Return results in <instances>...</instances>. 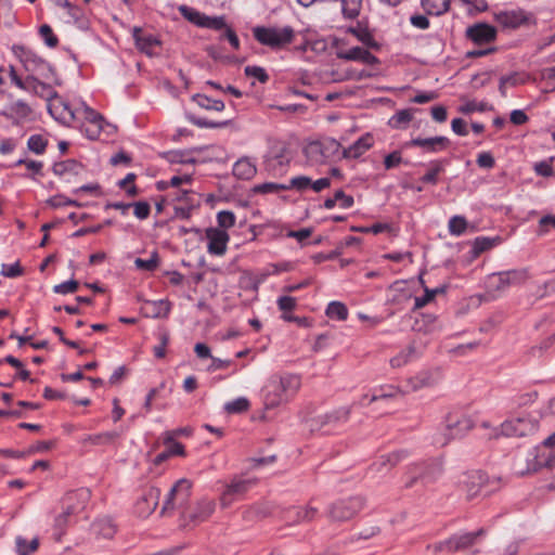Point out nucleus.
I'll return each mask as SVG.
<instances>
[{
  "mask_svg": "<svg viewBox=\"0 0 555 555\" xmlns=\"http://www.w3.org/2000/svg\"><path fill=\"white\" fill-rule=\"evenodd\" d=\"M256 172V165L247 157L238 159L233 166V175L238 179L249 180Z\"/></svg>",
  "mask_w": 555,
  "mask_h": 555,
  "instance_id": "obj_32",
  "label": "nucleus"
},
{
  "mask_svg": "<svg viewBox=\"0 0 555 555\" xmlns=\"http://www.w3.org/2000/svg\"><path fill=\"white\" fill-rule=\"evenodd\" d=\"M363 506L361 496L341 499L330 505L327 515L334 521H346L351 519Z\"/></svg>",
  "mask_w": 555,
  "mask_h": 555,
  "instance_id": "obj_11",
  "label": "nucleus"
},
{
  "mask_svg": "<svg viewBox=\"0 0 555 555\" xmlns=\"http://www.w3.org/2000/svg\"><path fill=\"white\" fill-rule=\"evenodd\" d=\"M216 503L211 499L203 498L194 505H191L189 511L183 509V522L198 524L207 520L215 512Z\"/></svg>",
  "mask_w": 555,
  "mask_h": 555,
  "instance_id": "obj_13",
  "label": "nucleus"
},
{
  "mask_svg": "<svg viewBox=\"0 0 555 555\" xmlns=\"http://www.w3.org/2000/svg\"><path fill=\"white\" fill-rule=\"evenodd\" d=\"M467 228V221L462 216H454L449 220V231L453 235H461Z\"/></svg>",
  "mask_w": 555,
  "mask_h": 555,
  "instance_id": "obj_51",
  "label": "nucleus"
},
{
  "mask_svg": "<svg viewBox=\"0 0 555 555\" xmlns=\"http://www.w3.org/2000/svg\"><path fill=\"white\" fill-rule=\"evenodd\" d=\"M159 264V258H158V254L156 251H153L150 259H142V258H137L134 260V266L137 269L139 270H143V271H154L157 269Z\"/></svg>",
  "mask_w": 555,
  "mask_h": 555,
  "instance_id": "obj_45",
  "label": "nucleus"
},
{
  "mask_svg": "<svg viewBox=\"0 0 555 555\" xmlns=\"http://www.w3.org/2000/svg\"><path fill=\"white\" fill-rule=\"evenodd\" d=\"M401 393V390L392 385L383 386L372 396L363 395L361 399L357 402L358 405L364 406L376 402L378 400L391 399Z\"/></svg>",
  "mask_w": 555,
  "mask_h": 555,
  "instance_id": "obj_26",
  "label": "nucleus"
},
{
  "mask_svg": "<svg viewBox=\"0 0 555 555\" xmlns=\"http://www.w3.org/2000/svg\"><path fill=\"white\" fill-rule=\"evenodd\" d=\"M23 269L20 266V262H15L12 264H2L1 274L5 278H16L22 275Z\"/></svg>",
  "mask_w": 555,
  "mask_h": 555,
  "instance_id": "obj_62",
  "label": "nucleus"
},
{
  "mask_svg": "<svg viewBox=\"0 0 555 555\" xmlns=\"http://www.w3.org/2000/svg\"><path fill=\"white\" fill-rule=\"evenodd\" d=\"M483 534V530L479 529L474 532H465L462 534H454L450 537L449 539L452 542L453 550L456 552L466 550L470 546H473L476 542V540Z\"/></svg>",
  "mask_w": 555,
  "mask_h": 555,
  "instance_id": "obj_29",
  "label": "nucleus"
},
{
  "mask_svg": "<svg viewBox=\"0 0 555 555\" xmlns=\"http://www.w3.org/2000/svg\"><path fill=\"white\" fill-rule=\"evenodd\" d=\"M374 144V139L371 133H365L359 138L354 143L346 149L340 147V156L346 159H356L362 156Z\"/></svg>",
  "mask_w": 555,
  "mask_h": 555,
  "instance_id": "obj_21",
  "label": "nucleus"
},
{
  "mask_svg": "<svg viewBox=\"0 0 555 555\" xmlns=\"http://www.w3.org/2000/svg\"><path fill=\"white\" fill-rule=\"evenodd\" d=\"M415 354V347L410 345L406 350L399 352L397 356L390 359V365L392 367H401L406 364L410 359Z\"/></svg>",
  "mask_w": 555,
  "mask_h": 555,
  "instance_id": "obj_48",
  "label": "nucleus"
},
{
  "mask_svg": "<svg viewBox=\"0 0 555 555\" xmlns=\"http://www.w3.org/2000/svg\"><path fill=\"white\" fill-rule=\"evenodd\" d=\"M131 204V207H133V214L138 219L144 220L150 216L151 206L147 202H137Z\"/></svg>",
  "mask_w": 555,
  "mask_h": 555,
  "instance_id": "obj_60",
  "label": "nucleus"
},
{
  "mask_svg": "<svg viewBox=\"0 0 555 555\" xmlns=\"http://www.w3.org/2000/svg\"><path fill=\"white\" fill-rule=\"evenodd\" d=\"M78 117L76 121L81 122V129L86 135L95 140L99 138L103 125L104 118L98 112L86 105L83 102L78 103Z\"/></svg>",
  "mask_w": 555,
  "mask_h": 555,
  "instance_id": "obj_10",
  "label": "nucleus"
},
{
  "mask_svg": "<svg viewBox=\"0 0 555 555\" xmlns=\"http://www.w3.org/2000/svg\"><path fill=\"white\" fill-rule=\"evenodd\" d=\"M25 165L27 170L31 171L35 175H38L41 172L43 164L38 160H27V159H18L15 162L14 166Z\"/></svg>",
  "mask_w": 555,
  "mask_h": 555,
  "instance_id": "obj_63",
  "label": "nucleus"
},
{
  "mask_svg": "<svg viewBox=\"0 0 555 555\" xmlns=\"http://www.w3.org/2000/svg\"><path fill=\"white\" fill-rule=\"evenodd\" d=\"M93 531L104 539H112L116 533V527L111 519H99L93 524Z\"/></svg>",
  "mask_w": 555,
  "mask_h": 555,
  "instance_id": "obj_36",
  "label": "nucleus"
},
{
  "mask_svg": "<svg viewBox=\"0 0 555 555\" xmlns=\"http://www.w3.org/2000/svg\"><path fill=\"white\" fill-rule=\"evenodd\" d=\"M48 145V141L40 134H33L27 141V147L35 154H43Z\"/></svg>",
  "mask_w": 555,
  "mask_h": 555,
  "instance_id": "obj_47",
  "label": "nucleus"
},
{
  "mask_svg": "<svg viewBox=\"0 0 555 555\" xmlns=\"http://www.w3.org/2000/svg\"><path fill=\"white\" fill-rule=\"evenodd\" d=\"M244 73L248 77H254L261 83H266L269 80V75L267 74L266 69L260 66H246L244 68Z\"/></svg>",
  "mask_w": 555,
  "mask_h": 555,
  "instance_id": "obj_54",
  "label": "nucleus"
},
{
  "mask_svg": "<svg viewBox=\"0 0 555 555\" xmlns=\"http://www.w3.org/2000/svg\"><path fill=\"white\" fill-rule=\"evenodd\" d=\"M440 293H444V287H436L434 289L426 287L424 296L415 298L414 308L415 309L423 308L428 302H430L437 294H440Z\"/></svg>",
  "mask_w": 555,
  "mask_h": 555,
  "instance_id": "obj_49",
  "label": "nucleus"
},
{
  "mask_svg": "<svg viewBox=\"0 0 555 555\" xmlns=\"http://www.w3.org/2000/svg\"><path fill=\"white\" fill-rule=\"evenodd\" d=\"M53 101L49 104V112L62 124L70 125L77 120L78 105L72 106L68 102L55 94Z\"/></svg>",
  "mask_w": 555,
  "mask_h": 555,
  "instance_id": "obj_14",
  "label": "nucleus"
},
{
  "mask_svg": "<svg viewBox=\"0 0 555 555\" xmlns=\"http://www.w3.org/2000/svg\"><path fill=\"white\" fill-rule=\"evenodd\" d=\"M288 163L287 159L284 158L283 155H276L274 157L268 158L266 162L267 170L273 173H281L283 168Z\"/></svg>",
  "mask_w": 555,
  "mask_h": 555,
  "instance_id": "obj_52",
  "label": "nucleus"
},
{
  "mask_svg": "<svg viewBox=\"0 0 555 555\" xmlns=\"http://www.w3.org/2000/svg\"><path fill=\"white\" fill-rule=\"evenodd\" d=\"M429 548L433 551L435 555L439 553L444 554H453L455 551L453 550V545L450 539H447L444 541H440L438 543H435L433 546H429Z\"/></svg>",
  "mask_w": 555,
  "mask_h": 555,
  "instance_id": "obj_61",
  "label": "nucleus"
},
{
  "mask_svg": "<svg viewBox=\"0 0 555 555\" xmlns=\"http://www.w3.org/2000/svg\"><path fill=\"white\" fill-rule=\"evenodd\" d=\"M310 184H311V179L309 177H306V176H298V177H294L289 180V183L286 184V186H288V190L289 189H295L297 191H306L307 189L310 188Z\"/></svg>",
  "mask_w": 555,
  "mask_h": 555,
  "instance_id": "obj_55",
  "label": "nucleus"
},
{
  "mask_svg": "<svg viewBox=\"0 0 555 555\" xmlns=\"http://www.w3.org/2000/svg\"><path fill=\"white\" fill-rule=\"evenodd\" d=\"M248 409L249 401L244 397L236 398L230 402H227L224 405V410L230 414L242 413L247 411Z\"/></svg>",
  "mask_w": 555,
  "mask_h": 555,
  "instance_id": "obj_46",
  "label": "nucleus"
},
{
  "mask_svg": "<svg viewBox=\"0 0 555 555\" xmlns=\"http://www.w3.org/2000/svg\"><path fill=\"white\" fill-rule=\"evenodd\" d=\"M255 485V480L235 476L224 483L219 495L221 508H228L236 501L244 499L245 494Z\"/></svg>",
  "mask_w": 555,
  "mask_h": 555,
  "instance_id": "obj_7",
  "label": "nucleus"
},
{
  "mask_svg": "<svg viewBox=\"0 0 555 555\" xmlns=\"http://www.w3.org/2000/svg\"><path fill=\"white\" fill-rule=\"evenodd\" d=\"M133 38L135 46L142 52L151 55L154 47L159 44V41L153 35H144L140 28L133 29Z\"/></svg>",
  "mask_w": 555,
  "mask_h": 555,
  "instance_id": "obj_31",
  "label": "nucleus"
},
{
  "mask_svg": "<svg viewBox=\"0 0 555 555\" xmlns=\"http://www.w3.org/2000/svg\"><path fill=\"white\" fill-rule=\"evenodd\" d=\"M402 162L401 153L395 151L388 154L384 159V166L387 170L397 167Z\"/></svg>",
  "mask_w": 555,
  "mask_h": 555,
  "instance_id": "obj_64",
  "label": "nucleus"
},
{
  "mask_svg": "<svg viewBox=\"0 0 555 555\" xmlns=\"http://www.w3.org/2000/svg\"><path fill=\"white\" fill-rule=\"evenodd\" d=\"M78 286H79V284L77 281L69 280V281H66V282L55 285L53 287V292L56 294H62V295L73 294L78 289Z\"/></svg>",
  "mask_w": 555,
  "mask_h": 555,
  "instance_id": "obj_58",
  "label": "nucleus"
},
{
  "mask_svg": "<svg viewBox=\"0 0 555 555\" xmlns=\"http://www.w3.org/2000/svg\"><path fill=\"white\" fill-rule=\"evenodd\" d=\"M495 21L505 29H516L527 23V14L521 10L502 11L495 14Z\"/></svg>",
  "mask_w": 555,
  "mask_h": 555,
  "instance_id": "obj_22",
  "label": "nucleus"
},
{
  "mask_svg": "<svg viewBox=\"0 0 555 555\" xmlns=\"http://www.w3.org/2000/svg\"><path fill=\"white\" fill-rule=\"evenodd\" d=\"M160 499V490L151 487L144 491L142 496L135 503V513L140 517H149L157 507Z\"/></svg>",
  "mask_w": 555,
  "mask_h": 555,
  "instance_id": "obj_17",
  "label": "nucleus"
},
{
  "mask_svg": "<svg viewBox=\"0 0 555 555\" xmlns=\"http://www.w3.org/2000/svg\"><path fill=\"white\" fill-rule=\"evenodd\" d=\"M535 423L528 417L508 420L501 425V434L507 437H524L535 430Z\"/></svg>",
  "mask_w": 555,
  "mask_h": 555,
  "instance_id": "obj_15",
  "label": "nucleus"
},
{
  "mask_svg": "<svg viewBox=\"0 0 555 555\" xmlns=\"http://www.w3.org/2000/svg\"><path fill=\"white\" fill-rule=\"evenodd\" d=\"M361 8L362 0H341V12L346 18H357L360 14Z\"/></svg>",
  "mask_w": 555,
  "mask_h": 555,
  "instance_id": "obj_42",
  "label": "nucleus"
},
{
  "mask_svg": "<svg viewBox=\"0 0 555 555\" xmlns=\"http://www.w3.org/2000/svg\"><path fill=\"white\" fill-rule=\"evenodd\" d=\"M444 170V163L442 160H435L430 163L429 170L421 178L423 183L437 184L438 175Z\"/></svg>",
  "mask_w": 555,
  "mask_h": 555,
  "instance_id": "obj_41",
  "label": "nucleus"
},
{
  "mask_svg": "<svg viewBox=\"0 0 555 555\" xmlns=\"http://www.w3.org/2000/svg\"><path fill=\"white\" fill-rule=\"evenodd\" d=\"M10 112L15 117L25 119L30 115L31 108L26 102L17 100L10 105Z\"/></svg>",
  "mask_w": 555,
  "mask_h": 555,
  "instance_id": "obj_50",
  "label": "nucleus"
},
{
  "mask_svg": "<svg viewBox=\"0 0 555 555\" xmlns=\"http://www.w3.org/2000/svg\"><path fill=\"white\" fill-rule=\"evenodd\" d=\"M337 57L346 61H359L367 65L378 63V59L375 55L361 47H353L347 51H340L337 53Z\"/></svg>",
  "mask_w": 555,
  "mask_h": 555,
  "instance_id": "obj_24",
  "label": "nucleus"
},
{
  "mask_svg": "<svg viewBox=\"0 0 555 555\" xmlns=\"http://www.w3.org/2000/svg\"><path fill=\"white\" fill-rule=\"evenodd\" d=\"M39 541L37 538L27 541L22 537L16 538V551L20 555H29L38 548Z\"/></svg>",
  "mask_w": 555,
  "mask_h": 555,
  "instance_id": "obj_44",
  "label": "nucleus"
},
{
  "mask_svg": "<svg viewBox=\"0 0 555 555\" xmlns=\"http://www.w3.org/2000/svg\"><path fill=\"white\" fill-rule=\"evenodd\" d=\"M217 221L219 224V229L224 230L234 227L235 224V215L230 210L219 211L217 215Z\"/></svg>",
  "mask_w": 555,
  "mask_h": 555,
  "instance_id": "obj_53",
  "label": "nucleus"
},
{
  "mask_svg": "<svg viewBox=\"0 0 555 555\" xmlns=\"http://www.w3.org/2000/svg\"><path fill=\"white\" fill-rule=\"evenodd\" d=\"M206 238L208 241L207 250L210 255L223 256L225 254L230 236L224 230L208 228Z\"/></svg>",
  "mask_w": 555,
  "mask_h": 555,
  "instance_id": "obj_16",
  "label": "nucleus"
},
{
  "mask_svg": "<svg viewBox=\"0 0 555 555\" xmlns=\"http://www.w3.org/2000/svg\"><path fill=\"white\" fill-rule=\"evenodd\" d=\"M469 428V421L457 415H448L446 422L431 436L436 447H444L452 439L462 436Z\"/></svg>",
  "mask_w": 555,
  "mask_h": 555,
  "instance_id": "obj_6",
  "label": "nucleus"
},
{
  "mask_svg": "<svg viewBox=\"0 0 555 555\" xmlns=\"http://www.w3.org/2000/svg\"><path fill=\"white\" fill-rule=\"evenodd\" d=\"M142 311L147 318H166L170 311V305L166 300H146Z\"/></svg>",
  "mask_w": 555,
  "mask_h": 555,
  "instance_id": "obj_28",
  "label": "nucleus"
},
{
  "mask_svg": "<svg viewBox=\"0 0 555 555\" xmlns=\"http://www.w3.org/2000/svg\"><path fill=\"white\" fill-rule=\"evenodd\" d=\"M39 33L48 47L54 48L57 46L59 39L53 34L52 28L49 25H41L39 28Z\"/></svg>",
  "mask_w": 555,
  "mask_h": 555,
  "instance_id": "obj_56",
  "label": "nucleus"
},
{
  "mask_svg": "<svg viewBox=\"0 0 555 555\" xmlns=\"http://www.w3.org/2000/svg\"><path fill=\"white\" fill-rule=\"evenodd\" d=\"M164 443L167 444V454L170 456L173 455H184V447L180 442L175 440V431H166L164 435Z\"/></svg>",
  "mask_w": 555,
  "mask_h": 555,
  "instance_id": "obj_40",
  "label": "nucleus"
},
{
  "mask_svg": "<svg viewBox=\"0 0 555 555\" xmlns=\"http://www.w3.org/2000/svg\"><path fill=\"white\" fill-rule=\"evenodd\" d=\"M450 0H422L423 9L431 15H441L448 11Z\"/></svg>",
  "mask_w": 555,
  "mask_h": 555,
  "instance_id": "obj_37",
  "label": "nucleus"
},
{
  "mask_svg": "<svg viewBox=\"0 0 555 555\" xmlns=\"http://www.w3.org/2000/svg\"><path fill=\"white\" fill-rule=\"evenodd\" d=\"M253 35L262 46L278 50L293 42L295 30L291 26H284L282 28L257 26L253 29Z\"/></svg>",
  "mask_w": 555,
  "mask_h": 555,
  "instance_id": "obj_4",
  "label": "nucleus"
},
{
  "mask_svg": "<svg viewBox=\"0 0 555 555\" xmlns=\"http://www.w3.org/2000/svg\"><path fill=\"white\" fill-rule=\"evenodd\" d=\"M413 115L410 109H402L397 112L388 121V125L395 129H404L412 120Z\"/></svg>",
  "mask_w": 555,
  "mask_h": 555,
  "instance_id": "obj_39",
  "label": "nucleus"
},
{
  "mask_svg": "<svg viewBox=\"0 0 555 555\" xmlns=\"http://www.w3.org/2000/svg\"><path fill=\"white\" fill-rule=\"evenodd\" d=\"M442 464L438 460L414 462L405 466L402 475V488L411 490L416 486L423 488L436 482L442 474Z\"/></svg>",
  "mask_w": 555,
  "mask_h": 555,
  "instance_id": "obj_2",
  "label": "nucleus"
},
{
  "mask_svg": "<svg viewBox=\"0 0 555 555\" xmlns=\"http://www.w3.org/2000/svg\"><path fill=\"white\" fill-rule=\"evenodd\" d=\"M487 477L480 470H473L466 474L462 480L463 490L466 492L468 499H474L481 493L486 485Z\"/></svg>",
  "mask_w": 555,
  "mask_h": 555,
  "instance_id": "obj_20",
  "label": "nucleus"
},
{
  "mask_svg": "<svg viewBox=\"0 0 555 555\" xmlns=\"http://www.w3.org/2000/svg\"><path fill=\"white\" fill-rule=\"evenodd\" d=\"M78 167V164L75 160L68 159L65 162H60L53 165V172L57 176H63L68 171H75Z\"/></svg>",
  "mask_w": 555,
  "mask_h": 555,
  "instance_id": "obj_57",
  "label": "nucleus"
},
{
  "mask_svg": "<svg viewBox=\"0 0 555 555\" xmlns=\"http://www.w3.org/2000/svg\"><path fill=\"white\" fill-rule=\"evenodd\" d=\"M351 414V406H339L324 414L310 420L311 430H324L330 433L333 429L346 424Z\"/></svg>",
  "mask_w": 555,
  "mask_h": 555,
  "instance_id": "obj_8",
  "label": "nucleus"
},
{
  "mask_svg": "<svg viewBox=\"0 0 555 555\" xmlns=\"http://www.w3.org/2000/svg\"><path fill=\"white\" fill-rule=\"evenodd\" d=\"M180 14L190 23L204 28L220 30L227 29L224 16H208L191 7L181 4L178 8Z\"/></svg>",
  "mask_w": 555,
  "mask_h": 555,
  "instance_id": "obj_12",
  "label": "nucleus"
},
{
  "mask_svg": "<svg viewBox=\"0 0 555 555\" xmlns=\"http://www.w3.org/2000/svg\"><path fill=\"white\" fill-rule=\"evenodd\" d=\"M192 481L181 478L171 487L160 508L162 516H171L176 511L183 521V509L189 511L192 492Z\"/></svg>",
  "mask_w": 555,
  "mask_h": 555,
  "instance_id": "obj_3",
  "label": "nucleus"
},
{
  "mask_svg": "<svg viewBox=\"0 0 555 555\" xmlns=\"http://www.w3.org/2000/svg\"><path fill=\"white\" fill-rule=\"evenodd\" d=\"M326 315L331 319L345 321L348 317V309L346 305L340 301H332L326 308Z\"/></svg>",
  "mask_w": 555,
  "mask_h": 555,
  "instance_id": "obj_43",
  "label": "nucleus"
},
{
  "mask_svg": "<svg viewBox=\"0 0 555 555\" xmlns=\"http://www.w3.org/2000/svg\"><path fill=\"white\" fill-rule=\"evenodd\" d=\"M347 31L357 37V39L366 47L378 48V43L375 41L373 35L366 27H363L359 24L356 27H349Z\"/></svg>",
  "mask_w": 555,
  "mask_h": 555,
  "instance_id": "obj_34",
  "label": "nucleus"
},
{
  "mask_svg": "<svg viewBox=\"0 0 555 555\" xmlns=\"http://www.w3.org/2000/svg\"><path fill=\"white\" fill-rule=\"evenodd\" d=\"M318 513V507L308 504L306 506L291 508L287 519L294 525L309 522L317 517Z\"/></svg>",
  "mask_w": 555,
  "mask_h": 555,
  "instance_id": "obj_25",
  "label": "nucleus"
},
{
  "mask_svg": "<svg viewBox=\"0 0 555 555\" xmlns=\"http://www.w3.org/2000/svg\"><path fill=\"white\" fill-rule=\"evenodd\" d=\"M78 117L76 121L81 122V129L86 135L95 140L99 138L103 125L104 118L98 112L86 105L83 102L78 103Z\"/></svg>",
  "mask_w": 555,
  "mask_h": 555,
  "instance_id": "obj_9",
  "label": "nucleus"
},
{
  "mask_svg": "<svg viewBox=\"0 0 555 555\" xmlns=\"http://www.w3.org/2000/svg\"><path fill=\"white\" fill-rule=\"evenodd\" d=\"M300 387L298 376L287 374L284 376H271L262 388L263 405L267 410L275 409L286 403Z\"/></svg>",
  "mask_w": 555,
  "mask_h": 555,
  "instance_id": "obj_1",
  "label": "nucleus"
},
{
  "mask_svg": "<svg viewBox=\"0 0 555 555\" xmlns=\"http://www.w3.org/2000/svg\"><path fill=\"white\" fill-rule=\"evenodd\" d=\"M466 36L476 44H486L495 40L496 29L486 23H478L467 28Z\"/></svg>",
  "mask_w": 555,
  "mask_h": 555,
  "instance_id": "obj_19",
  "label": "nucleus"
},
{
  "mask_svg": "<svg viewBox=\"0 0 555 555\" xmlns=\"http://www.w3.org/2000/svg\"><path fill=\"white\" fill-rule=\"evenodd\" d=\"M193 100L198 106L209 111L222 112L224 109V103L221 100L210 99L206 95L196 94Z\"/></svg>",
  "mask_w": 555,
  "mask_h": 555,
  "instance_id": "obj_38",
  "label": "nucleus"
},
{
  "mask_svg": "<svg viewBox=\"0 0 555 555\" xmlns=\"http://www.w3.org/2000/svg\"><path fill=\"white\" fill-rule=\"evenodd\" d=\"M24 90L31 91L35 94L47 100H52V98L56 94V92L50 85L38 80L31 75L27 77V87Z\"/></svg>",
  "mask_w": 555,
  "mask_h": 555,
  "instance_id": "obj_30",
  "label": "nucleus"
},
{
  "mask_svg": "<svg viewBox=\"0 0 555 555\" xmlns=\"http://www.w3.org/2000/svg\"><path fill=\"white\" fill-rule=\"evenodd\" d=\"M409 145L418 146L428 153H437L449 147L450 140L447 137H433V138H415L409 142Z\"/></svg>",
  "mask_w": 555,
  "mask_h": 555,
  "instance_id": "obj_23",
  "label": "nucleus"
},
{
  "mask_svg": "<svg viewBox=\"0 0 555 555\" xmlns=\"http://www.w3.org/2000/svg\"><path fill=\"white\" fill-rule=\"evenodd\" d=\"M409 455L406 450H398L388 454L380 455L378 461L373 464V467L377 472H383L384 469H390L398 465L401 461L406 459Z\"/></svg>",
  "mask_w": 555,
  "mask_h": 555,
  "instance_id": "obj_27",
  "label": "nucleus"
},
{
  "mask_svg": "<svg viewBox=\"0 0 555 555\" xmlns=\"http://www.w3.org/2000/svg\"><path fill=\"white\" fill-rule=\"evenodd\" d=\"M272 512L273 505L270 502H260L247 507L243 513V517L249 520L254 518H264L271 515Z\"/></svg>",
  "mask_w": 555,
  "mask_h": 555,
  "instance_id": "obj_33",
  "label": "nucleus"
},
{
  "mask_svg": "<svg viewBox=\"0 0 555 555\" xmlns=\"http://www.w3.org/2000/svg\"><path fill=\"white\" fill-rule=\"evenodd\" d=\"M288 190V186L286 184H279L273 182H267L262 184H258L255 186V191L258 193H276L279 191H285Z\"/></svg>",
  "mask_w": 555,
  "mask_h": 555,
  "instance_id": "obj_59",
  "label": "nucleus"
},
{
  "mask_svg": "<svg viewBox=\"0 0 555 555\" xmlns=\"http://www.w3.org/2000/svg\"><path fill=\"white\" fill-rule=\"evenodd\" d=\"M121 433L117 430L101 433L96 435H90L85 439V442H89L94 446H104L115 442Z\"/></svg>",
  "mask_w": 555,
  "mask_h": 555,
  "instance_id": "obj_35",
  "label": "nucleus"
},
{
  "mask_svg": "<svg viewBox=\"0 0 555 555\" xmlns=\"http://www.w3.org/2000/svg\"><path fill=\"white\" fill-rule=\"evenodd\" d=\"M340 143L332 138L313 141L304 149L305 156L312 165L324 164L330 160L341 158Z\"/></svg>",
  "mask_w": 555,
  "mask_h": 555,
  "instance_id": "obj_5",
  "label": "nucleus"
},
{
  "mask_svg": "<svg viewBox=\"0 0 555 555\" xmlns=\"http://www.w3.org/2000/svg\"><path fill=\"white\" fill-rule=\"evenodd\" d=\"M493 278L498 282L495 289L504 291L509 286L525 283L529 279V273L527 269H514L495 273Z\"/></svg>",
  "mask_w": 555,
  "mask_h": 555,
  "instance_id": "obj_18",
  "label": "nucleus"
}]
</instances>
